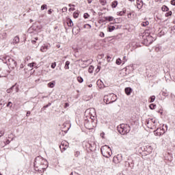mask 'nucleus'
<instances>
[{
  "label": "nucleus",
  "instance_id": "6",
  "mask_svg": "<svg viewBox=\"0 0 175 175\" xmlns=\"http://www.w3.org/2000/svg\"><path fill=\"white\" fill-rule=\"evenodd\" d=\"M111 98H117V96L113 93L104 96L105 103H106V105H109V103H113V102H116V100H117V98L113 100Z\"/></svg>",
  "mask_w": 175,
  "mask_h": 175
},
{
  "label": "nucleus",
  "instance_id": "14",
  "mask_svg": "<svg viewBox=\"0 0 175 175\" xmlns=\"http://www.w3.org/2000/svg\"><path fill=\"white\" fill-rule=\"evenodd\" d=\"M87 147L90 148V151H94V147H95V144L94 143H92V144L88 143L87 145Z\"/></svg>",
  "mask_w": 175,
  "mask_h": 175
},
{
  "label": "nucleus",
  "instance_id": "41",
  "mask_svg": "<svg viewBox=\"0 0 175 175\" xmlns=\"http://www.w3.org/2000/svg\"><path fill=\"white\" fill-rule=\"evenodd\" d=\"M172 11H170L165 14V17H169V16H172Z\"/></svg>",
  "mask_w": 175,
  "mask_h": 175
},
{
  "label": "nucleus",
  "instance_id": "35",
  "mask_svg": "<svg viewBox=\"0 0 175 175\" xmlns=\"http://www.w3.org/2000/svg\"><path fill=\"white\" fill-rule=\"evenodd\" d=\"M47 10V5L44 4L41 6V10Z\"/></svg>",
  "mask_w": 175,
  "mask_h": 175
},
{
  "label": "nucleus",
  "instance_id": "10",
  "mask_svg": "<svg viewBox=\"0 0 175 175\" xmlns=\"http://www.w3.org/2000/svg\"><path fill=\"white\" fill-rule=\"evenodd\" d=\"M18 43H20V38L16 36L11 42V44H18Z\"/></svg>",
  "mask_w": 175,
  "mask_h": 175
},
{
  "label": "nucleus",
  "instance_id": "27",
  "mask_svg": "<svg viewBox=\"0 0 175 175\" xmlns=\"http://www.w3.org/2000/svg\"><path fill=\"white\" fill-rule=\"evenodd\" d=\"M94 66H90L88 68V72L89 73H92L94 72Z\"/></svg>",
  "mask_w": 175,
  "mask_h": 175
},
{
  "label": "nucleus",
  "instance_id": "58",
  "mask_svg": "<svg viewBox=\"0 0 175 175\" xmlns=\"http://www.w3.org/2000/svg\"><path fill=\"white\" fill-rule=\"evenodd\" d=\"M125 59H126V56L123 57V64H125Z\"/></svg>",
  "mask_w": 175,
  "mask_h": 175
},
{
  "label": "nucleus",
  "instance_id": "43",
  "mask_svg": "<svg viewBox=\"0 0 175 175\" xmlns=\"http://www.w3.org/2000/svg\"><path fill=\"white\" fill-rule=\"evenodd\" d=\"M90 17V14H88V13H85L83 14V18H88Z\"/></svg>",
  "mask_w": 175,
  "mask_h": 175
},
{
  "label": "nucleus",
  "instance_id": "59",
  "mask_svg": "<svg viewBox=\"0 0 175 175\" xmlns=\"http://www.w3.org/2000/svg\"><path fill=\"white\" fill-rule=\"evenodd\" d=\"M80 32V28H78L77 31H75V33H79Z\"/></svg>",
  "mask_w": 175,
  "mask_h": 175
},
{
  "label": "nucleus",
  "instance_id": "13",
  "mask_svg": "<svg viewBox=\"0 0 175 175\" xmlns=\"http://www.w3.org/2000/svg\"><path fill=\"white\" fill-rule=\"evenodd\" d=\"M124 91L127 95H131V94H132V88H126Z\"/></svg>",
  "mask_w": 175,
  "mask_h": 175
},
{
  "label": "nucleus",
  "instance_id": "57",
  "mask_svg": "<svg viewBox=\"0 0 175 175\" xmlns=\"http://www.w3.org/2000/svg\"><path fill=\"white\" fill-rule=\"evenodd\" d=\"M31 115V111H28L27 112V117H29V116Z\"/></svg>",
  "mask_w": 175,
  "mask_h": 175
},
{
  "label": "nucleus",
  "instance_id": "25",
  "mask_svg": "<svg viewBox=\"0 0 175 175\" xmlns=\"http://www.w3.org/2000/svg\"><path fill=\"white\" fill-rule=\"evenodd\" d=\"M59 148H60L62 152H64V151H66V148L64 147V146L62 145V144H61V145L59 146Z\"/></svg>",
  "mask_w": 175,
  "mask_h": 175
},
{
  "label": "nucleus",
  "instance_id": "23",
  "mask_svg": "<svg viewBox=\"0 0 175 175\" xmlns=\"http://www.w3.org/2000/svg\"><path fill=\"white\" fill-rule=\"evenodd\" d=\"M69 65H70V62L66 61L65 64L64 68L65 69H69Z\"/></svg>",
  "mask_w": 175,
  "mask_h": 175
},
{
  "label": "nucleus",
  "instance_id": "9",
  "mask_svg": "<svg viewBox=\"0 0 175 175\" xmlns=\"http://www.w3.org/2000/svg\"><path fill=\"white\" fill-rule=\"evenodd\" d=\"M104 19L106 21H113V23L115 24H117V20H118V18H116V19H114V17L113 16H105L104 17Z\"/></svg>",
  "mask_w": 175,
  "mask_h": 175
},
{
  "label": "nucleus",
  "instance_id": "64",
  "mask_svg": "<svg viewBox=\"0 0 175 175\" xmlns=\"http://www.w3.org/2000/svg\"><path fill=\"white\" fill-rule=\"evenodd\" d=\"M88 3H92V0H88Z\"/></svg>",
  "mask_w": 175,
  "mask_h": 175
},
{
  "label": "nucleus",
  "instance_id": "61",
  "mask_svg": "<svg viewBox=\"0 0 175 175\" xmlns=\"http://www.w3.org/2000/svg\"><path fill=\"white\" fill-rule=\"evenodd\" d=\"M31 43H32L33 44H35V43H36V40H31Z\"/></svg>",
  "mask_w": 175,
  "mask_h": 175
},
{
  "label": "nucleus",
  "instance_id": "33",
  "mask_svg": "<svg viewBox=\"0 0 175 175\" xmlns=\"http://www.w3.org/2000/svg\"><path fill=\"white\" fill-rule=\"evenodd\" d=\"M121 62H122V60H121L120 58H118V59H116V64L117 65H121Z\"/></svg>",
  "mask_w": 175,
  "mask_h": 175
},
{
  "label": "nucleus",
  "instance_id": "16",
  "mask_svg": "<svg viewBox=\"0 0 175 175\" xmlns=\"http://www.w3.org/2000/svg\"><path fill=\"white\" fill-rule=\"evenodd\" d=\"M108 32H113L116 29V26L108 25Z\"/></svg>",
  "mask_w": 175,
  "mask_h": 175
},
{
  "label": "nucleus",
  "instance_id": "52",
  "mask_svg": "<svg viewBox=\"0 0 175 175\" xmlns=\"http://www.w3.org/2000/svg\"><path fill=\"white\" fill-rule=\"evenodd\" d=\"M53 12H54V10L50 9L48 10V14H51V13H53Z\"/></svg>",
  "mask_w": 175,
  "mask_h": 175
},
{
  "label": "nucleus",
  "instance_id": "19",
  "mask_svg": "<svg viewBox=\"0 0 175 175\" xmlns=\"http://www.w3.org/2000/svg\"><path fill=\"white\" fill-rule=\"evenodd\" d=\"M62 146H64V147H66V148H68V147H69V143L66 141H63L62 142Z\"/></svg>",
  "mask_w": 175,
  "mask_h": 175
},
{
  "label": "nucleus",
  "instance_id": "11",
  "mask_svg": "<svg viewBox=\"0 0 175 175\" xmlns=\"http://www.w3.org/2000/svg\"><path fill=\"white\" fill-rule=\"evenodd\" d=\"M146 124L148 128H150V129H154V128L150 126V125L152 124V120H151V118L148 119L146 121Z\"/></svg>",
  "mask_w": 175,
  "mask_h": 175
},
{
  "label": "nucleus",
  "instance_id": "45",
  "mask_svg": "<svg viewBox=\"0 0 175 175\" xmlns=\"http://www.w3.org/2000/svg\"><path fill=\"white\" fill-rule=\"evenodd\" d=\"M99 36L100 38H105V33H103V31H101L99 34Z\"/></svg>",
  "mask_w": 175,
  "mask_h": 175
},
{
  "label": "nucleus",
  "instance_id": "12",
  "mask_svg": "<svg viewBox=\"0 0 175 175\" xmlns=\"http://www.w3.org/2000/svg\"><path fill=\"white\" fill-rule=\"evenodd\" d=\"M49 45L48 44H44L41 46L40 51L42 53H46V51H47V49H49Z\"/></svg>",
  "mask_w": 175,
  "mask_h": 175
},
{
  "label": "nucleus",
  "instance_id": "62",
  "mask_svg": "<svg viewBox=\"0 0 175 175\" xmlns=\"http://www.w3.org/2000/svg\"><path fill=\"white\" fill-rule=\"evenodd\" d=\"M140 2V3H143V1L142 0H137V3Z\"/></svg>",
  "mask_w": 175,
  "mask_h": 175
},
{
  "label": "nucleus",
  "instance_id": "56",
  "mask_svg": "<svg viewBox=\"0 0 175 175\" xmlns=\"http://www.w3.org/2000/svg\"><path fill=\"white\" fill-rule=\"evenodd\" d=\"M70 175H80V174L76 172H71Z\"/></svg>",
  "mask_w": 175,
  "mask_h": 175
},
{
  "label": "nucleus",
  "instance_id": "5",
  "mask_svg": "<svg viewBox=\"0 0 175 175\" xmlns=\"http://www.w3.org/2000/svg\"><path fill=\"white\" fill-rule=\"evenodd\" d=\"M142 38L144 39L143 43L145 44V46H150V44H151L154 40H155L154 38L151 36V35L147 33H145Z\"/></svg>",
  "mask_w": 175,
  "mask_h": 175
},
{
  "label": "nucleus",
  "instance_id": "36",
  "mask_svg": "<svg viewBox=\"0 0 175 175\" xmlns=\"http://www.w3.org/2000/svg\"><path fill=\"white\" fill-rule=\"evenodd\" d=\"M137 8L140 10L143 8V5H141L140 3H137Z\"/></svg>",
  "mask_w": 175,
  "mask_h": 175
},
{
  "label": "nucleus",
  "instance_id": "29",
  "mask_svg": "<svg viewBox=\"0 0 175 175\" xmlns=\"http://www.w3.org/2000/svg\"><path fill=\"white\" fill-rule=\"evenodd\" d=\"M132 163L131 164V163L128 162V161H126L125 162V166L126 167H132Z\"/></svg>",
  "mask_w": 175,
  "mask_h": 175
},
{
  "label": "nucleus",
  "instance_id": "26",
  "mask_svg": "<svg viewBox=\"0 0 175 175\" xmlns=\"http://www.w3.org/2000/svg\"><path fill=\"white\" fill-rule=\"evenodd\" d=\"M149 107H150V110H154V109H155V107H157V105H155V104H150L149 105Z\"/></svg>",
  "mask_w": 175,
  "mask_h": 175
},
{
  "label": "nucleus",
  "instance_id": "20",
  "mask_svg": "<svg viewBox=\"0 0 175 175\" xmlns=\"http://www.w3.org/2000/svg\"><path fill=\"white\" fill-rule=\"evenodd\" d=\"M158 131H159V129H157L154 131L155 136H161L162 135V133L158 132Z\"/></svg>",
  "mask_w": 175,
  "mask_h": 175
},
{
  "label": "nucleus",
  "instance_id": "38",
  "mask_svg": "<svg viewBox=\"0 0 175 175\" xmlns=\"http://www.w3.org/2000/svg\"><path fill=\"white\" fill-rule=\"evenodd\" d=\"M73 17H74V18H79V13L74 12L73 13Z\"/></svg>",
  "mask_w": 175,
  "mask_h": 175
},
{
  "label": "nucleus",
  "instance_id": "63",
  "mask_svg": "<svg viewBox=\"0 0 175 175\" xmlns=\"http://www.w3.org/2000/svg\"><path fill=\"white\" fill-rule=\"evenodd\" d=\"M160 33H161V35H165V31H161L160 32Z\"/></svg>",
  "mask_w": 175,
  "mask_h": 175
},
{
  "label": "nucleus",
  "instance_id": "42",
  "mask_svg": "<svg viewBox=\"0 0 175 175\" xmlns=\"http://www.w3.org/2000/svg\"><path fill=\"white\" fill-rule=\"evenodd\" d=\"M100 71V66H98L97 68L96 69V73H99Z\"/></svg>",
  "mask_w": 175,
  "mask_h": 175
},
{
  "label": "nucleus",
  "instance_id": "32",
  "mask_svg": "<svg viewBox=\"0 0 175 175\" xmlns=\"http://www.w3.org/2000/svg\"><path fill=\"white\" fill-rule=\"evenodd\" d=\"M56 66H57V63L56 62H53L51 65V68H52V69H55Z\"/></svg>",
  "mask_w": 175,
  "mask_h": 175
},
{
  "label": "nucleus",
  "instance_id": "15",
  "mask_svg": "<svg viewBox=\"0 0 175 175\" xmlns=\"http://www.w3.org/2000/svg\"><path fill=\"white\" fill-rule=\"evenodd\" d=\"M125 13H126V9H123L122 11L120 12H117V15L118 16H124L125 14Z\"/></svg>",
  "mask_w": 175,
  "mask_h": 175
},
{
  "label": "nucleus",
  "instance_id": "1",
  "mask_svg": "<svg viewBox=\"0 0 175 175\" xmlns=\"http://www.w3.org/2000/svg\"><path fill=\"white\" fill-rule=\"evenodd\" d=\"M34 170L39 173H44V170L49 167L47 160L44 159L41 156L36 157L33 163Z\"/></svg>",
  "mask_w": 175,
  "mask_h": 175
},
{
  "label": "nucleus",
  "instance_id": "55",
  "mask_svg": "<svg viewBox=\"0 0 175 175\" xmlns=\"http://www.w3.org/2000/svg\"><path fill=\"white\" fill-rule=\"evenodd\" d=\"M62 12H66V10H68V8L66 7H64L62 9Z\"/></svg>",
  "mask_w": 175,
  "mask_h": 175
},
{
  "label": "nucleus",
  "instance_id": "7",
  "mask_svg": "<svg viewBox=\"0 0 175 175\" xmlns=\"http://www.w3.org/2000/svg\"><path fill=\"white\" fill-rule=\"evenodd\" d=\"M8 68H9V66H8L7 63L2 61V59L0 58V74L6 73V69H8Z\"/></svg>",
  "mask_w": 175,
  "mask_h": 175
},
{
  "label": "nucleus",
  "instance_id": "47",
  "mask_svg": "<svg viewBox=\"0 0 175 175\" xmlns=\"http://www.w3.org/2000/svg\"><path fill=\"white\" fill-rule=\"evenodd\" d=\"M15 88H16V85H12V86L10 88V90H11L12 92H14Z\"/></svg>",
  "mask_w": 175,
  "mask_h": 175
},
{
  "label": "nucleus",
  "instance_id": "31",
  "mask_svg": "<svg viewBox=\"0 0 175 175\" xmlns=\"http://www.w3.org/2000/svg\"><path fill=\"white\" fill-rule=\"evenodd\" d=\"M77 81H79V83H83V81H84V79H83V77H78Z\"/></svg>",
  "mask_w": 175,
  "mask_h": 175
},
{
  "label": "nucleus",
  "instance_id": "37",
  "mask_svg": "<svg viewBox=\"0 0 175 175\" xmlns=\"http://www.w3.org/2000/svg\"><path fill=\"white\" fill-rule=\"evenodd\" d=\"M100 2L103 6H105L107 3L106 0H100Z\"/></svg>",
  "mask_w": 175,
  "mask_h": 175
},
{
  "label": "nucleus",
  "instance_id": "49",
  "mask_svg": "<svg viewBox=\"0 0 175 175\" xmlns=\"http://www.w3.org/2000/svg\"><path fill=\"white\" fill-rule=\"evenodd\" d=\"M5 135V131H0V137H2V136H3Z\"/></svg>",
  "mask_w": 175,
  "mask_h": 175
},
{
  "label": "nucleus",
  "instance_id": "21",
  "mask_svg": "<svg viewBox=\"0 0 175 175\" xmlns=\"http://www.w3.org/2000/svg\"><path fill=\"white\" fill-rule=\"evenodd\" d=\"M161 10L163 12H169V8L166 5H163Z\"/></svg>",
  "mask_w": 175,
  "mask_h": 175
},
{
  "label": "nucleus",
  "instance_id": "22",
  "mask_svg": "<svg viewBox=\"0 0 175 175\" xmlns=\"http://www.w3.org/2000/svg\"><path fill=\"white\" fill-rule=\"evenodd\" d=\"M155 100V96H151L149 98L150 103H152Z\"/></svg>",
  "mask_w": 175,
  "mask_h": 175
},
{
  "label": "nucleus",
  "instance_id": "48",
  "mask_svg": "<svg viewBox=\"0 0 175 175\" xmlns=\"http://www.w3.org/2000/svg\"><path fill=\"white\" fill-rule=\"evenodd\" d=\"M34 65H35V63L33 62V63L29 64L28 66H30V68H33Z\"/></svg>",
  "mask_w": 175,
  "mask_h": 175
},
{
  "label": "nucleus",
  "instance_id": "40",
  "mask_svg": "<svg viewBox=\"0 0 175 175\" xmlns=\"http://www.w3.org/2000/svg\"><path fill=\"white\" fill-rule=\"evenodd\" d=\"M142 27H147V25H148V21L142 23Z\"/></svg>",
  "mask_w": 175,
  "mask_h": 175
},
{
  "label": "nucleus",
  "instance_id": "4",
  "mask_svg": "<svg viewBox=\"0 0 175 175\" xmlns=\"http://www.w3.org/2000/svg\"><path fill=\"white\" fill-rule=\"evenodd\" d=\"M100 151L102 155H103L105 158H110V157H111L113 154V152H111V149L107 145L103 146L100 148Z\"/></svg>",
  "mask_w": 175,
  "mask_h": 175
},
{
  "label": "nucleus",
  "instance_id": "18",
  "mask_svg": "<svg viewBox=\"0 0 175 175\" xmlns=\"http://www.w3.org/2000/svg\"><path fill=\"white\" fill-rule=\"evenodd\" d=\"M118 5V1H113L112 3H111V7H112L113 8H117V5Z\"/></svg>",
  "mask_w": 175,
  "mask_h": 175
},
{
  "label": "nucleus",
  "instance_id": "17",
  "mask_svg": "<svg viewBox=\"0 0 175 175\" xmlns=\"http://www.w3.org/2000/svg\"><path fill=\"white\" fill-rule=\"evenodd\" d=\"M67 25L68 27H73V21H72V19L68 18L67 20Z\"/></svg>",
  "mask_w": 175,
  "mask_h": 175
},
{
  "label": "nucleus",
  "instance_id": "30",
  "mask_svg": "<svg viewBox=\"0 0 175 175\" xmlns=\"http://www.w3.org/2000/svg\"><path fill=\"white\" fill-rule=\"evenodd\" d=\"M83 28H87L88 29H91V25L90 24H85L83 25Z\"/></svg>",
  "mask_w": 175,
  "mask_h": 175
},
{
  "label": "nucleus",
  "instance_id": "46",
  "mask_svg": "<svg viewBox=\"0 0 175 175\" xmlns=\"http://www.w3.org/2000/svg\"><path fill=\"white\" fill-rule=\"evenodd\" d=\"M7 107H12V102L9 101L6 105Z\"/></svg>",
  "mask_w": 175,
  "mask_h": 175
},
{
  "label": "nucleus",
  "instance_id": "28",
  "mask_svg": "<svg viewBox=\"0 0 175 175\" xmlns=\"http://www.w3.org/2000/svg\"><path fill=\"white\" fill-rule=\"evenodd\" d=\"M8 36V34L5 32H3L1 34V38H2V39H6Z\"/></svg>",
  "mask_w": 175,
  "mask_h": 175
},
{
  "label": "nucleus",
  "instance_id": "53",
  "mask_svg": "<svg viewBox=\"0 0 175 175\" xmlns=\"http://www.w3.org/2000/svg\"><path fill=\"white\" fill-rule=\"evenodd\" d=\"M32 30H34V31H36V29H35V27H31L29 28V31H32Z\"/></svg>",
  "mask_w": 175,
  "mask_h": 175
},
{
  "label": "nucleus",
  "instance_id": "34",
  "mask_svg": "<svg viewBox=\"0 0 175 175\" xmlns=\"http://www.w3.org/2000/svg\"><path fill=\"white\" fill-rule=\"evenodd\" d=\"M51 105V103H49L46 105H44L42 108V110H44V109H47V107H49V106Z\"/></svg>",
  "mask_w": 175,
  "mask_h": 175
},
{
  "label": "nucleus",
  "instance_id": "2",
  "mask_svg": "<svg viewBox=\"0 0 175 175\" xmlns=\"http://www.w3.org/2000/svg\"><path fill=\"white\" fill-rule=\"evenodd\" d=\"M117 130L120 135H127L131 132V126L127 124H120L117 126Z\"/></svg>",
  "mask_w": 175,
  "mask_h": 175
},
{
  "label": "nucleus",
  "instance_id": "50",
  "mask_svg": "<svg viewBox=\"0 0 175 175\" xmlns=\"http://www.w3.org/2000/svg\"><path fill=\"white\" fill-rule=\"evenodd\" d=\"M79 155H80V152L79 151L75 152V157H79Z\"/></svg>",
  "mask_w": 175,
  "mask_h": 175
},
{
  "label": "nucleus",
  "instance_id": "39",
  "mask_svg": "<svg viewBox=\"0 0 175 175\" xmlns=\"http://www.w3.org/2000/svg\"><path fill=\"white\" fill-rule=\"evenodd\" d=\"M18 87L16 86V84H15V88H14V92L15 94H16V92H18Z\"/></svg>",
  "mask_w": 175,
  "mask_h": 175
},
{
  "label": "nucleus",
  "instance_id": "24",
  "mask_svg": "<svg viewBox=\"0 0 175 175\" xmlns=\"http://www.w3.org/2000/svg\"><path fill=\"white\" fill-rule=\"evenodd\" d=\"M54 83H55V81L53 82H50L48 83V87H49V88H54Z\"/></svg>",
  "mask_w": 175,
  "mask_h": 175
},
{
  "label": "nucleus",
  "instance_id": "51",
  "mask_svg": "<svg viewBox=\"0 0 175 175\" xmlns=\"http://www.w3.org/2000/svg\"><path fill=\"white\" fill-rule=\"evenodd\" d=\"M6 92H7L8 94L12 93V89H10V88L8 89V90H6Z\"/></svg>",
  "mask_w": 175,
  "mask_h": 175
},
{
  "label": "nucleus",
  "instance_id": "54",
  "mask_svg": "<svg viewBox=\"0 0 175 175\" xmlns=\"http://www.w3.org/2000/svg\"><path fill=\"white\" fill-rule=\"evenodd\" d=\"M171 5H172L173 6H175V0L171 1Z\"/></svg>",
  "mask_w": 175,
  "mask_h": 175
},
{
  "label": "nucleus",
  "instance_id": "60",
  "mask_svg": "<svg viewBox=\"0 0 175 175\" xmlns=\"http://www.w3.org/2000/svg\"><path fill=\"white\" fill-rule=\"evenodd\" d=\"M24 68V64H21L20 65V69H23Z\"/></svg>",
  "mask_w": 175,
  "mask_h": 175
},
{
  "label": "nucleus",
  "instance_id": "8",
  "mask_svg": "<svg viewBox=\"0 0 175 175\" xmlns=\"http://www.w3.org/2000/svg\"><path fill=\"white\" fill-rule=\"evenodd\" d=\"M121 161H122V154H118L113 159V162H114V163H120Z\"/></svg>",
  "mask_w": 175,
  "mask_h": 175
},
{
  "label": "nucleus",
  "instance_id": "3",
  "mask_svg": "<svg viewBox=\"0 0 175 175\" xmlns=\"http://www.w3.org/2000/svg\"><path fill=\"white\" fill-rule=\"evenodd\" d=\"M1 61L5 62L8 64V68H11L12 69H14V68L17 66V62L9 56L3 57Z\"/></svg>",
  "mask_w": 175,
  "mask_h": 175
},
{
  "label": "nucleus",
  "instance_id": "44",
  "mask_svg": "<svg viewBox=\"0 0 175 175\" xmlns=\"http://www.w3.org/2000/svg\"><path fill=\"white\" fill-rule=\"evenodd\" d=\"M152 120V124H154L153 126H155V124L157 123V120L153 118H150Z\"/></svg>",
  "mask_w": 175,
  "mask_h": 175
}]
</instances>
